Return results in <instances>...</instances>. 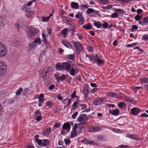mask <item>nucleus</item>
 Masks as SVG:
<instances>
[{"label":"nucleus","mask_w":148,"mask_h":148,"mask_svg":"<svg viewBox=\"0 0 148 148\" xmlns=\"http://www.w3.org/2000/svg\"><path fill=\"white\" fill-rule=\"evenodd\" d=\"M72 62L71 61L63 62L61 64L60 63L56 64V68L57 69L60 71L65 70L66 72H69L71 67Z\"/></svg>","instance_id":"obj_1"},{"label":"nucleus","mask_w":148,"mask_h":148,"mask_svg":"<svg viewBox=\"0 0 148 148\" xmlns=\"http://www.w3.org/2000/svg\"><path fill=\"white\" fill-rule=\"evenodd\" d=\"M73 45L75 48L77 54H80L81 52L83 50L84 47L81 43L78 42H74Z\"/></svg>","instance_id":"obj_2"},{"label":"nucleus","mask_w":148,"mask_h":148,"mask_svg":"<svg viewBox=\"0 0 148 148\" xmlns=\"http://www.w3.org/2000/svg\"><path fill=\"white\" fill-rule=\"evenodd\" d=\"M77 121L80 123L79 124L84 125L86 123L88 120V118L87 115L85 114H80L77 118Z\"/></svg>","instance_id":"obj_3"},{"label":"nucleus","mask_w":148,"mask_h":148,"mask_svg":"<svg viewBox=\"0 0 148 148\" xmlns=\"http://www.w3.org/2000/svg\"><path fill=\"white\" fill-rule=\"evenodd\" d=\"M6 70V65L3 61H0V76H3L5 74Z\"/></svg>","instance_id":"obj_4"},{"label":"nucleus","mask_w":148,"mask_h":148,"mask_svg":"<svg viewBox=\"0 0 148 148\" xmlns=\"http://www.w3.org/2000/svg\"><path fill=\"white\" fill-rule=\"evenodd\" d=\"M7 53L5 47L3 44L0 42V58H2L5 56Z\"/></svg>","instance_id":"obj_5"},{"label":"nucleus","mask_w":148,"mask_h":148,"mask_svg":"<svg viewBox=\"0 0 148 148\" xmlns=\"http://www.w3.org/2000/svg\"><path fill=\"white\" fill-rule=\"evenodd\" d=\"M38 33V30L32 26L29 27V34L30 36H33Z\"/></svg>","instance_id":"obj_6"},{"label":"nucleus","mask_w":148,"mask_h":148,"mask_svg":"<svg viewBox=\"0 0 148 148\" xmlns=\"http://www.w3.org/2000/svg\"><path fill=\"white\" fill-rule=\"evenodd\" d=\"M70 74L72 76H74L75 74H77L79 70L77 67L71 68L69 71Z\"/></svg>","instance_id":"obj_7"},{"label":"nucleus","mask_w":148,"mask_h":148,"mask_svg":"<svg viewBox=\"0 0 148 148\" xmlns=\"http://www.w3.org/2000/svg\"><path fill=\"white\" fill-rule=\"evenodd\" d=\"M126 136L128 138L135 140H139L140 139L137 135L130 134L129 133L126 134Z\"/></svg>","instance_id":"obj_8"},{"label":"nucleus","mask_w":148,"mask_h":148,"mask_svg":"<svg viewBox=\"0 0 148 148\" xmlns=\"http://www.w3.org/2000/svg\"><path fill=\"white\" fill-rule=\"evenodd\" d=\"M141 111L140 109L137 107H134L131 109V112L133 115L136 116L141 112Z\"/></svg>","instance_id":"obj_9"},{"label":"nucleus","mask_w":148,"mask_h":148,"mask_svg":"<svg viewBox=\"0 0 148 148\" xmlns=\"http://www.w3.org/2000/svg\"><path fill=\"white\" fill-rule=\"evenodd\" d=\"M70 124L68 122L65 123L62 127V129L61 130V132H62L64 130L69 131L70 130Z\"/></svg>","instance_id":"obj_10"},{"label":"nucleus","mask_w":148,"mask_h":148,"mask_svg":"<svg viewBox=\"0 0 148 148\" xmlns=\"http://www.w3.org/2000/svg\"><path fill=\"white\" fill-rule=\"evenodd\" d=\"M106 94L108 96L112 97L118 98V95L114 92H109L106 93Z\"/></svg>","instance_id":"obj_11"},{"label":"nucleus","mask_w":148,"mask_h":148,"mask_svg":"<svg viewBox=\"0 0 148 148\" xmlns=\"http://www.w3.org/2000/svg\"><path fill=\"white\" fill-rule=\"evenodd\" d=\"M80 106L81 107V109L84 110L82 112H88L90 111L91 109L90 108H87L86 105L85 104H80Z\"/></svg>","instance_id":"obj_12"},{"label":"nucleus","mask_w":148,"mask_h":148,"mask_svg":"<svg viewBox=\"0 0 148 148\" xmlns=\"http://www.w3.org/2000/svg\"><path fill=\"white\" fill-rule=\"evenodd\" d=\"M101 56H99V58H97L95 62H96L97 64L99 66H101L104 64V60L102 59H101L100 58H101Z\"/></svg>","instance_id":"obj_13"},{"label":"nucleus","mask_w":148,"mask_h":148,"mask_svg":"<svg viewBox=\"0 0 148 148\" xmlns=\"http://www.w3.org/2000/svg\"><path fill=\"white\" fill-rule=\"evenodd\" d=\"M62 44L66 47L71 49L73 48L72 46L68 41L66 40H62Z\"/></svg>","instance_id":"obj_14"},{"label":"nucleus","mask_w":148,"mask_h":148,"mask_svg":"<svg viewBox=\"0 0 148 148\" xmlns=\"http://www.w3.org/2000/svg\"><path fill=\"white\" fill-rule=\"evenodd\" d=\"M23 25V23L22 20H19L18 21L17 23L15 25V26L17 28L18 31H19V29L20 27H22Z\"/></svg>","instance_id":"obj_15"},{"label":"nucleus","mask_w":148,"mask_h":148,"mask_svg":"<svg viewBox=\"0 0 148 148\" xmlns=\"http://www.w3.org/2000/svg\"><path fill=\"white\" fill-rule=\"evenodd\" d=\"M51 131L50 128L49 127H47L45 131L42 132V134L44 136L48 137L49 136V134Z\"/></svg>","instance_id":"obj_16"},{"label":"nucleus","mask_w":148,"mask_h":148,"mask_svg":"<svg viewBox=\"0 0 148 148\" xmlns=\"http://www.w3.org/2000/svg\"><path fill=\"white\" fill-rule=\"evenodd\" d=\"M5 16H3L0 18V26L4 27L6 23Z\"/></svg>","instance_id":"obj_17"},{"label":"nucleus","mask_w":148,"mask_h":148,"mask_svg":"<svg viewBox=\"0 0 148 148\" xmlns=\"http://www.w3.org/2000/svg\"><path fill=\"white\" fill-rule=\"evenodd\" d=\"M71 6L72 8L75 9H78L79 8V5L77 2H71Z\"/></svg>","instance_id":"obj_18"},{"label":"nucleus","mask_w":148,"mask_h":148,"mask_svg":"<svg viewBox=\"0 0 148 148\" xmlns=\"http://www.w3.org/2000/svg\"><path fill=\"white\" fill-rule=\"evenodd\" d=\"M99 56L97 54H96L95 56L91 55L89 57V59L90 61L96 62L97 58H99Z\"/></svg>","instance_id":"obj_19"},{"label":"nucleus","mask_w":148,"mask_h":148,"mask_svg":"<svg viewBox=\"0 0 148 148\" xmlns=\"http://www.w3.org/2000/svg\"><path fill=\"white\" fill-rule=\"evenodd\" d=\"M110 113L115 116H117L119 114V110L117 108H116L110 112Z\"/></svg>","instance_id":"obj_20"},{"label":"nucleus","mask_w":148,"mask_h":148,"mask_svg":"<svg viewBox=\"0 0 148 148\" xmlns=\"http://www.w3.org/2000/svg\"><path fill=\"white\" fill-rule=\"evenodd\" d=\"M79 100L77 99L73 103L72 108H71V111H73L77 107V104L79 103Z\"/></svg>","instance_id":"obj_21"},{"label":"nucleus","mask_w":148,"mask_h":148,"mask_svg":"<svg viewBox=\"0 0 148 148\" xmlns=\"http://www.w3.org/2000/svg\"><path fill=\"white\" fill-rule=\"evenodd\" d=\"M93 25L98 28H101L102 26V23L100 21H93Z\"/></svg>","instance_id":"obj_22"},{"label":"nucleus","mask_w":148,"mask_h":148,"mask_svg":"<svg viewBox=\"0 0 148 148\" xmlns=\"http://www.w3.org/2000/svg\"><path fill=\"white\" fill-rule=\"evenodd\" d=\"M118 105L121 109H124L125 107L126 104L124 102H120L118 103Z\"/></svg>","instance_id":"obj_23"},{"label":"nucleus","mask_w":148,"mask_h":148,"mask_svg":"<svg viewBox=\"0 0 148 148\" xmlns=\"http://www.w3.org/2000/svg\"><path fill=\"white\" fill-rule=\"evenodd\" d=\"M26 16L27 17H32L34 14V12L32 11H28L25 12Z\"/></svg>","instance_id":"obj_24"},{"label":"nucleus","mask_w":148,"mask_h":148,"mask_svg":"<svg viewBox=\"0 0 148 148\" xmlns=\"http://www.w3.org/2000/svg\"><path fill=\"white\" fill-rule=\"evenodd\" d=\"M98 12L99 11L91 8H88L86 12V13L88 14H90L93 13H96Z\"/></svg>","instance_id":"obj_25"},{"label":"nucleus","mask_w":148,"mask_h":148,"mask_svg":"<svg viewBox=\"0 0 148 148\" xmlns=\"http://www.w3.org/2000/svg\"><path fill=\"white\" fill-rule=\"evenodd\" d=\"M75 17L78 19H81L84 18L82 14V12H78L75 15Z\"/></svg>","instance_id":"obj_26"},{"label":"nucleus","mask_w":148,"mask_h":148,"mask_svg":"<svg viewBox=\"0 0 148 148\" xmlns=\"http://www.w3.org/2000/svg\"><path fill=\"white\" fill-rule=\"evenodd\" d=\"M82 27L87 30H90L92 28L91 26L90 23L83 25Z\"/></svg>","instance_id":"obj_27"},{"label":"nucleus","mask_w":148,"mask_h":148,"mask_svg":"<svg viewBox=\"0 0 148 148\" xmlns=\"http://www.w3.org/2000/svg\"><path fill=\"white\" fill-rule=\"evenodd\" d=\"M66 58L74 60H75V57L73 54L67 55L66 56Z\"/></svg>","instance_id":"obj_28"},{"label":"nucleus","mask_w":148,"mask_h":148,"mask_svg":"<svg viewBox=\"0 0 148 148\" xmlns=\"http://www.w3.org/2000/svg\"><path fill=\"white\" fill-rule=\"evenodd\" d=\"M44 97V95L43 94H40L38 98V102L43 103Z\"/></svg>","instance_id":"obj_29"},{"label":"nucleus","mask_w":148,"mask_h":148,"mask_svg":"<svg viewBox=\"0 0 148 148\" xmlns=\"http://www.w3.org/2000/svg\"><path fill=\"white\" fill-rule=\"evenodd\" d=\"M66 77V75L63 74L61 76H59V77L58 78V81H62L64 80Z\"/></svg>","instance_id":"obj_30"},{"label":"nucleus","mask_w":148,"mask_h":148,"mask_svg":"<svg viewBox=\"0 0 148 148\" xmlns=\"http://www.w3.org/2000/svg\"><path fill=\"white\" fill-rule=\"evenodd\" d=\"M125 101H128V102H129L130 103H132L134 104L136 103V101L130 98H128V97H125Z\"/></svg>","instance_id":"obj_31"},{"label":"nucleus","mask_w":148,"mask_h":148,"mask_svg":"<svg viewBox=\"0 0 148 148\" xmlns=\"http://www.w3.org/2000/svg\"><path fill=\"white\" fill-rule=\"evenodd\" d=\"M49 144V141L48 140L45 139L42 140V144L43 146H46Z\"/></svg>","instance_id":"obj_32"},{"label":"nucleus","mask_w":148,"mask_h":148,"mask_svg":"<svg viewBox=\"0 0 148 148\" xmlns=\"http://www.w3.org/2000/svg\"><path fill=\"white\" fill-rule=\"evenodd\" d=\"M36 43H34V42H32L29 45V48L30 50L32 51L33 50L35 46L36 45Z\"/></svg>","instance_id":"obj_33"},{"label":"nucleus","mask_w":148,"mask_h":148,"mask_svg":"<svg viewBox=\"0 0 148 148\" xmlns=\"http://www.w3.org/2000/svg\"><path fill=\"white\" fill-rule=\"evenodd\" d=\"M21 9L23 11L25 12L29 10V8L27 7L26 4L24 5L21 8Z\"/></svg>","instance_id":"obj_34"},{"label":"nucleus","mask_w":148,"mask_h":148,"mask_svg":"<svg viewBox=\"0 0 148 148\" xmlns=\"http://www.w3.org/2000/svg\"><path fill=\"white\" fill-rule=\"evenodd\" d=\"M101 100L100 98H98L96 99L94 101V104L95 106H97L99 105L101 103Z\"/></svg>","instance_id":"obj_35"},{"label":"nucleus","mask_w":148,"mask_h":148,"mask_svg":"<svg viewBox=\"0 0 148 148\" xmlns=\"http://www.w3.org/2000/svg\"><path fill=\"white\" fill-rule=\"evenodd\" d=\"M41 20L43 22H47L48 21L49 19V17L42 16Z\"/></svg>","instance_id":"obj_36"},{"label":"nucleus","mask_w":148,"mask_h":148,"mask_svg":"<svg viewBox=\"0 0 148 148\" xmlns=\"http://www.w3.org/2000/svg\"><path fill=\"white\" fill-rule=\"evenodd\" d=\"M71 134V137H75L77 136V131L72 130Z\"/></svg>","instance_id":"obj_37"},{"label":"nucleus","mask_w":148,"mask_h":148,"mask_svg":"<svg viewBox=\"0 0 148 148\" xmlns=\"http://www.w3.org/2000/svg\"><path fill=\"white\" fill-rule=\"evenodd\" d=\"M140 80L143 83H148V77L141 78L140 79Z\"/></svg>","instance_id":"obj_38"},{"label":"nucleus","mask_w":148,"mask_h":148,"mask_svg":"<svg viewBox=\"0 0 148 148\" xmlns=\"http://www.w3.org/2000/svg\"><path fill=\"white\" fill-rule=\"evenodd\" d=\"M142 40H143L146 41L148 40V35L145 34L142 36Z\"/></svg>","instance_id":"obj_39"},{"label":"nucleus","mask_w":148,"mask_h":148,"mask_svg":"<svg viewBox=\"0 0 148 148\" xmlns=\"http://www.w3.org/2000/svg\"><path fill=\"white\" fill-rule=\"evenodd\" d=\"M116 11L117 12H119L121 14H124L126 13L125 11L121 9H116Z\"/></svg>","instance_id":"obj_40"},{"label":"nucleus","mask_w":148,"mask_h":148,"mask_svg":"<svg viewBox=\"0 0 148 148\" xmlns=\"http://www.w3.org/2000/svg\"><path fill=\"white\" fill-rule=\"evenodd\" d=\"M84 22L85 18H83L79 20L78 23L79 25H82L84 23Z\"/></svg>","instance_id":"obj_41"},{"label":"nucleus","mask_w":148,"mask_h":148,"mask_svg":"<svg viewBox=\"0 0 148 148\" xmlns=\"http://www.w3.org/2000/svg\"><path fill=\"white\" fill-rule=\"evenodd\" d=\"M142 88V86H134L133 87L132 89L134 92H136L138 90Z\"/></svg>","instance_id":"obj_42"},{"label":"nucleus","mask_w":148,"mask_h":148,"mask_svg":"<svg viewBox=\"0 0 148 148\" xmlns=\"http://www.w3.org/2000/svg\"><path fill=\"white\" fill-rule=\"evenodd\" d=\"M142 16L140 15L137 14L135 17V19L136 21H138L141 20L142 18Z\"/></svg>","instance_id":"obj_43"},{"label":"nucleus","mask_w":148,"mask_h":148,"mask_svg":"<svg viewBox=\"0 0 148 148\" xmlns=\"http://www.w3.org/2000/svg\"><path fill=\"white\" fill-rule=\"evenodd\" d=\"M46 105L47 106L49 107V108H51L52 107L53 103L51 101H48L46 102Z\"/></svg>","instance_id":"obj_44"},{"label":"nucleus","mask_w":148,"mask_h":148,"mask_svg":"<svg viewBox=\"0 0 148 148\" xmlns=\"http://www.w3.org/2000/svg\"><path fill=\"white\" fill-rule=\"evenodd\" d=\"M68 29L67 28H65L62 31V34L64 36H66L67 34V32Z\"/></svg>","instance_id":"obj_45"},{"label":"nucleus","mask_w":148,"mask_h":148,"mask_svg":"<svg viewBox=\"0 0 148 148\" xmlns=\"http://www.w3.org/2000/svg\"><path fill=\"white\" fill-rule=\"evenodd\" d=\"M138 27L136 25H133L132 26V28L131 29V32H133L135 31V30L138 29Z\"/></svg>","instance_id":"obj_46"},{"label":"nucleus","mask_w":148,"mask_h":148,"mask_svg":"<svg viewBox=\"0 0 148 148\" xmlns=\"http://www.w3.org/2000/svg\"><path fill=\"white\" fill-rule=\"evenodd\" d=\"M76 91H74L71 95V98L72 99H73L74 98H77V96L76 95Z\"/></svg>","instance_id":"obj_47"},{"label":"nucleus","mask_w":148,"mask_h":148,"mask_svg":"<svg viewBox=\"0 0 148 148\" xmlns=\"http://www.w3.org/2000/svg\"><path fill=\"white\" fill-rule=\"evenodd\" d=\"M102 26L103 28L107 29L108 27V23L107 22H105L102 24Z\"/></svg>","instance_id":"obj_48"},{"label":"nucleus","mask_w":148,"mask_h":148,"mask_svg":"<svg viewBox=\"0 0 148 148\" xmlns=\"http://www.w3.org/2000/svg\"><path fill=\"white\" fill-rule=\"evenodd\" d=\"M23 89L22 88H21L18 90L16 92V95L17 96L20 95L21 92L22 91Z\"/></svg>","instance_id":"obj_49"},{"label":"nucleus","mask_w":148,"mask_h":148,"mask_svg":"<svg viewBox=\"0 0 148 148\" xmlns=\"http://www.w3.org/2000/svg\"><path fill=\"white\" fill-rule=\"evenodd\" d=\"M118 16L117 13L115 12L112 13L110 17L112 18H116Z\"/></svg>","instance_id":"obj_50"},{"label":"nucleus","mask_w":148,"mask_h":148,"mask_svg":"<svg viewBox=\"0 0 148 148\" xmlns=\"http://www.w3.org/2000/svg\"><path fill=\"white\" fill-rule=\"evenodd\" d=\"M113 6L112 5H108L106 6L103 7V9H105L110 10L112 7Z\"/></svg>","instance_id":"obj_51"},{"label":"nucleus","mask_w":148,"mask_h":148,"mask_svg":"<svg viewBox=\"0 0 148 148\" xmlns=\"http://www.w3.org/2000/svg\"><path fill=\"white\" fill-rule=\"evenodd\" d=\"M89 140L87 138H85L81 141V143H84L85 144H88Z\"/></svg>","instance_id":"obj_52"},{"label":"nucleus","mask_w":148,"mask_h":148,"mask_svg":"<svg viewBox=\"0 0 148 148\" xmlns=\"http://www.w3.org/2000/svg\"><path fill=\"white\" fill-rule=\"evenodd\" d=\"M134 0H121L120 3L122 4L123 2L128 3H129L130 1H132Z\"/></svg>","instance_id":"obj_53"},{"label":"nucleus","mask_w":148,"mask_h":148,"mask_svg":"<svg viewBox=\"0 0 148 148\" xmlns=\"http://www.w3.org/2000/svg\"><path fill=\"white\" fill-rule=\"evenodd\" d=\"M94 132H95L99 131L100 130V128L96 126H93L92 127Z\"/></svg>","instance_id":"obj_54"},{"label":"nucleus","mask_w":148,"mask_h":148,"mask_svg":"<svg viewBox=\"0 0 148 148\" xmlns=\"http://www.w3.org/2000/svg\"><path fill=\"white\" fill-rule=\"evenodd\" d=\"M42 114L39 111V110H37L35 112L34 114V116H40V115H41Z\"/></svg>","instance_id":"obj_55"},{"label":"nucleus","mask_w":148,"mask_h":148,"mask_svg":"<svg viewBox=\"0 0 148 148\" xmlns=\"http://www.w3.org/2000/svg\"><path fill=\"white\" fill-rule=\"evenodd\" d=\"M143 21L145 24L147 25L148 23V16L145 17L143 19Z\"/></svg>","instance_id":"obj_56"},{"label":"nucleus","mask_w":148,"mask_h":148,"mask_svg":"<svg viewBox=\"0 0 148 148\" xmlns=\"http://www.w3.org/2000/svg\"><path fill=\"white\" fill-rule=\"evenodd\" d=\"M36 142L37 143L38 145H40L42 144V141L41 140L38 138H36Z\"/></svg>","instance_id":"obj_57"},{"label":"nucleus","mask_w":148,"mask_h":148,"mask_svg":"<svg viewBox=\"0 0 148 148\" xmlns=\"http://www.w3.org/2000/svg\"><path fill=\"white\" fill-rule=\"evenodd\" d=\"M78 114V112H76L74 113L72 115V118L73 119H75L76 118V117L77 116Z\"/></svg>","instance_id":"obj_58"},{"label":"nucleus","mask_w":148,"mask_h":148,"mask_svg":"<svg viewBox=\"0 0 148 148\" xmlns=\"http://www.w3.org/2000/svg\"><path fill=\"white\" fill-rule=\"evenodd\" d=\"M88 144L93 145H96L97 143L95 140H89Z\"/></svg>","instance_id":"obj_59"},{"label":"nucleus","mask_w":148,"mask_h":148,"mask_svg":"<svg viewBox=\"0 0 148 148\" xmlns=\"http://www.w3.org/2000/svg\"><path fill=\"white\" fill-rule=\"evenodd\" d=\"M97 138L100 140H104L105 138L104 137L102 136H99L97 137Z\"/></svg>","instance_id":"obj_60"},{"label":"nucleus","mask_w":148,"mask_h":148,"mask_svg":"<svg viewBox=\"0 0 148 148\" xmlns=\"http://www.w3.org/2000/svg\"><path fill=\"white\" fill-rule=\"evenodd\" d=\"M42 119L41 115L38 116L36 118L35 120L37 121H40Z\"/></svg>","instance_id":"obj_61"},{"label":"nucleus","mask_w":148,"mask_h":148,"mask_svg":"<svg viewBox=\"0 0 148 148\" xmlns=\"http://www.w3.org/2000/svg\"><path fill=\"white\" fill-rule=\"evenodd\" d=\"M48 77V76L47 75H45V76L42 77L43 81L45 82H47Z\"/></svg>","instance_id":"obj_62"},{"label":"nucleus","mask_w":148,"mask_h":148,"mask_svg":"<svg viewBox=\"0 0 148 148\" xmlns=\"http://www.w3.org/2000/svg\"><path fill=\"white\" fill-rule=\"evenodd\" d=\"M100 1L104 4H107L109 3V0H100Z\"/></svg>","instance_id":"obj_63"},{"label":"nucleus","mask_w":148,"mask_h":148,"mask_svg":"<svg viewBox=\"0 0 148 148\" xmlns=\"http://www.w3.org/2000/svg\"><path fill=\"white\" fill-rule=\"evenodd\" d=\"M139 116L140 117H144L146 118L148 117V115L145 113H143Z\"/></svg>","instance_id":"obj_64"}]
</instances>
